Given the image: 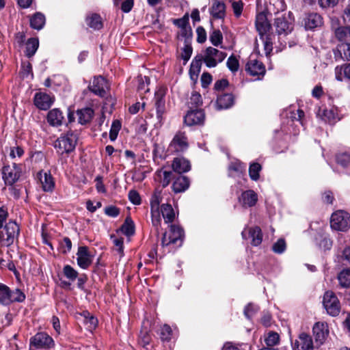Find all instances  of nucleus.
Here are the masks:
<instances>
[{"label": "nucleus", "mask_w": 350, "mask_h": 350, "mask_svg": "<svg viewBox=\"0 0 350 350\" xmlns=\"http://www.w3.org/2000/svg\"><path fill=\"white\" fill-rule=\"evenodd\" d=\"M255 25L260 38L263 42L265 54L268 55L273 50V39L275 36L271 32V26L265 12L256 15Z\"/></svg>", "instance_id": "obj_1"}, {"label": "nucleus", "mask_w": 350, "mask_h": 350, "mask_svg": "<svg viewBox=\"0 0 350 350\" xmlns=\"http://www.w3.org/2000/svg\"><path fill=\"white\" fill-rule=\"evenodd\" d=\"M184 238L183 230L175 225H171L168 232L163 234L161 245L163 247H170L175 249L181 246Z\"/></svg>", "instance_id": "obj_2"}, {"label": "nucleus", "mask_w": 350, "mask_h": 350, "mask_svg": "<svg viewBox=\"0 0 350 350\" xmlns=\"http://www.w3.org/2000/svg\"><path fill=\"white\" fill-rule=\"evenodd\" d=\"M20 232L18 224L13 221L0 226V245L9 247L17 239Z\"/></svg>", "instance_id": "obj_3"}, {"label": "nucleus", "mask_w": 350, "mask_h": 350, "mask_svg": "<svg viewBox=\"0 0 350 350\" xmlns=\"http://www.w3.org/2000/svg\"><path fill=\"white\" fill-rule=\"evenodd\" d=\"M77 141V135L72 132H68L55 142L54 146L59 154H68L75 150Z\"/></svg>", "instance_id": "obj_4"}, {"label": "nucleus", "mask_w": 350, "mask_h": 350, "mask_svg": "<svg viewBox=\"0 0 350 350\" xmlns=\"http://www.w3.org/2000/svg\"><path fill=\"white\" fill-rule=\"evenodd\" d=\"M189 144L186 133L178 131L172 138L168 146V151L172 154H180L189 148Z\"/></svg>", "instance_id": "obj_5"}, {"label": "nucleus", "mask_w": 350, "mask_h": 350, "mask_svg": "<svg viewBox=\"0 0 350 350\" xmlns=\"http://www.w3.org/2000/svg\"><path fill=\"white\" fill-rule=\"evenodd\" d=\"M2 178L6 186H12L18 183L22 176V170L19 165H5L1 170Z\"/></svg>", "instance_id": "obj_6"}, {"label": "nucleus", "mask_w": 350, "mask_h": 350, "mask_svg": "<svg viewBox=\"0 0 350 350\" xmlns=\"http://www.w3.org/2000/svg\"><path fill=\"white\" fill-rule=\"evenodd\" d=\"M330 226L338 231H346L350 228V215L344 211L334 212L330 219Z\"/></svg>", "instance_id": "obj_7"}, {"label": "nucleus", "mask_w": 350, "mask_h": 350, "mask_svg": "<svg viewBox=\"0 0 350 350\" xmlns=\"http://www.w3.org/2000/svg\"><path fill=\"white\" fill-rule=\"evenodd\" d=\"M227 56L225 52L220 51L218 49L209 46L205 51L204 62L208 68H213L218 63L221 62Z\"/></svg>", "instance_id": "obj_8"}, {"label": "nucleus", "mask_w": 350, "mask_h": 350, "mask_svg": "<svg viewBox=\"0 0 350 350\" xmlns=\"http://www.w3.org/2000/svg\"><path fill=\"white\" fill-rule=\"evenodd\" d=\"M323 304L329 314L333 317H336L339 314V301L336 295L332 291L325 292L323 296Z\"/></svg>", "instance_id": "obj_9"}, {"label": "nucleus", "mask_w": 350, "mask_h": 350, "mask_svg": "<svg viewBox=\"0 0 350 350\" xmlns=\"http://www.w3.org/2000/svg\"><path fill=\"white\" fill-rule=\"evenodd\" d=\"M54 345L53 338L44 332L37 333L30 339V347L36 349H48Z\"/></svg>", "instance_id": "obj_10"}, {"label": "nucleus", "mask_w": 350, "mask_h": 350, "mask_svg": "<svg viewBox=\"0 0 350 350\" xmlns=\"http://www.w3.org/2000/svg\"><path fill=\"white\" fill-rule=\"evenodd\" d=\"M245 70L250 76L256 77L258 80H261L266 73L265 65L257 59H250L246 64Z\"/></svg>", "instance_id": "obj_11"}, {"label": "nucleus", "mask_w": 350, "mask_h": 350, "mask_svg": "<svg viewBox=\"0 0 350 350\" xmlns=\"http://www.w3.org/2000/svg\"><path fill=\"white\" fill-rule=\"evenodd\" d=\"M313 336L315 342L319 345H323L329 336L328 325L325 322H317L312 328Z\"/></svg>", "instance_id": "obj_12"}, {"label": "nucleus", "mask_w": 350, "mask_h": 350, "mask_svg": "<svg viewBox=\"0 0 350 350\" xmlns=\"http://www.w3.org/2000/svg\"><path fill=\"white\" fill-rule=\"evenodd\" d=\"M88 88L96 95L104 97L106 95L107 83L105 78L98 76L94 78L92 82L89 85Z\"/></svg>", "instance_id": "obj_13"}, {"label": "nucleus", "mask_w": 350, "mask_h": 350, "mask_svg": "<svg viewBox=\"0 0 350 350\" xmlns=\"http://www.w3.org/2000/svg\"><path fill=\"white\" fill-rule=\"evenodd\" d=\"M205 114L201 109L191 110L185 116L184 122L187 126L201 124L204 122Z\"/></svg>", "instance_id": "obj_14"}, {"label": "nucleus", "mask_w": 350, "mask_h": 350, "mask_svg": "<svg viewBox=\"0 0 350 350\" xmlns=\"http://www.w3.org/2000/svg\"><path fill=\"white\" fill-rule=\"evenodd\" d=\"M77 255V264L81 268L85 269L92 264V259L88 247H79Z\"/></svg>", "instance_id": "obj_15"}, {"label": "nucleus", "mask_w": 350, "mask_h": 350, "mask_svg": "<svg viewBox=\"0 0 350 350\" xmlns=\"http://www.w3.org/2000/svg\"><path fill=\"white\" fill-rule=\"evenodd\" d=\"M226 7L224 2L214 0L209 8V12L213 19H224L226 15Z\"/></svg>", "instance_id": "obj_16"}, {"label": "nucleus", "mask_w": 350, "mask_h": 350, "mask_svg": "<svg viewBox=\"0 0 350 350\" xmlns=\"http://www.w3.org/2000/svg\"><path fill=\"white\" fill-rule=\"evenodd\" d=\"M293 350H314L312 338L307 334L301 333L293 344Z\"/></svg>", "instance_id": "obj_17"}, {"label": "nucleus", "mask_w": 350, "mask_h": 350, "mask_svg": "<svg viewBox=\"0 0 350 350\" xmlns=\"http://www.w3.org/2000/svg\"><path fill=\"white\" fill-rule=\"evenodd\" d=\"M274 26L278 34H288L293 30V25L288 22L286 17L282 14L275 19Z\"/></svg>", "instance_id": "obj_18"}, {"label": "nucleus", "mask_w": 350, "mask_h": 350, "mask_svg": "<svg viewBox=\"0 0 350 350\" xmlns=\"http://www.w3.org/2000/svg\"><path fill=\"white\" fill-rule=\"evenodd\" d=\"M53 103V99L47 94L39 92L34 96L35 105L41 110L48 109Z\"/></svg>", "instance_id": "obj_19"}, {"label": "nucleus", "mask_w": 350, "mask_h": 350, "mask_svg": "<svg viewBox=\"0 0 350 350\" xmlns=\"http://www.w3.org/2000/svg\"><path fill=\"white\" fill-rule=\"evenodd\" d=\"M46 119L51 126H59L62 125L64 116L62 111L57 108H55L48 112Z\"/></svg>", "instance_id": "obj_20"}, {"label": "nucleus", "mask_w": 350, "mask_h": 350, "mask_svg": "<svg viewBox=\"0 0 350 350\" xmlns=\"http://www.w3.org/2000/svg\"><path fill=\"white\" fill-rule=\"evenodd\" d=\"M172 167L174 172L182 174L190 170L191 164L189 161L184 157H176L172 161Z\"/></svg>", "instance_id": "obj_21"}, {"label": "nucleus", "mask_w": 350, "mask_h": 350, "mask_svg": "<svg viewBox=\"0 0 350 350\" xmlns=\"http://www.w3.org/2000/svg\"><path fill=\"white\" fill-rule=\"evenodd\" d=\"M239 201L244 207L254 206L257 201V194L253 190H247L241 193Z\"/></svg>", "instance_id": "obj_22"}, {"label": "nucleus", "mask_w": 350, "mask_h": 350, "mask_svg": "<svg viewBox=\"0 0 350 350\" xmlns=\"http://www.w3.org/2000/svg\"><path fill=\"white\" fill-rule=\"evenodd\" d=\"M190 185V181L187 176H178L172 183V190L174 193H181L186 191Z\"/></svg>", "instance_id": "obj_23"}, {"label": "nucleus", "mask_w": 350, "mask_h": 350, "mask_svg": "<svg viewBox=\"0 0 350 350\" xmlns=\"http://www.w3.org/2000/svg\"><path fill=\"white\" fill-rule=\"evenodd\" d=\"M38 177L44 191H51L53 190L54 182L50 173L40 172L38 173Z\"/></svg>", "instance_id": "obj_24"}, {"label": "nucleus", "mask_w": 350, "mask_h": 350, "mask_svg": "<svg viewBox=\"0 0 350 350\" xmlns=\"http://www.w3.org/2000/svg\"><path fill=\"white\" fill-rule=\"evenodd\" d=\"M322 24L323 18L317 13H310L305 18V27L307 29H312L320 27Z\"/></svg>", "instance_id": "obj_25"}, {"label": "nucleus", "mask_w": 350, "mask_h": 350, "mask_svg": "<svg viewBox=\"0 0 350 350\" xmlns=\"http://www.w3.org/2000/svg\"><path fill=\"white\" fill-rule=\"evenodd\" d=\"M234 102V98L231 94H223L218 96L216 101L217 109H227L231 107Z\"/></svg>", "instance_id": "obj_26"}, {"label": "nucleus", "mask_w": 350, "mask_h": 350, "mask_svg": "<svg viewBox=\"0 0 350 350\" xmlns=\"http://www.w3.org/2000/svg\"><path fill=\"white\" fill-rule=\"evenodd\" d=\"M94 115V111L91 108H85L77 111L78 122L81 124H85L91 121Z\"/></svg>", "instance_id": "obj_27"}, {"label": "nucleus", "mask_w": 350, "mask_h": 350, "mask_svg": "<svg viewBox=\"0 0 350 350\" xmlns=\"http://www.w3.org/2000/svg\"><path fill=\"white\" fill-rule=\"evenodd\" d=\"M336 79L342 81L344 79L350 80V64H345L335 68Z\"/></svg>", "instance_id": "obj_28"}, {"label": "nucleus", "mask_w": 350, "mask_h": 350, "mask_svg": "<svg viewBox=\"0 0 350 350\" xmlns=\"http://www.w3.org/2000/svg\"><path fill=\"white\" fill-rule=\"evenodd\" d=\"M161 212L165 223H172L175 219L174 211L170 204H163L161 206Z\"/></svg>", "instance_id": "obj_29"}, {"label": "nucleus", "mask_w": 350, "mask_h": 350, "mask_svg": "<svg viewBox=\"0 0 350 350\" xmlns=\"http://www.w3.org/2000/svg\"><path fill=\"white\" fill-rule=\"evenodd\" d=\"M162 200L161 191L155 189L150 198V211L151 214L158 213L159 211V204Z\"/></svg>", "instance_id": "obj_30"}, {"label": "nucleus", "mask_w": 350, "mask_h": 350, "mask_svg": "<svg viewBox=\"0 0 350 350\" xmlns=\"http://www.w3.org/2000/svg\"><path fill=\"white\" fill-rule=\"evenodd\" d=\"M45 24V16L40 12L33 14L30 18V26L31 28L40 30Z\"/></svg>", "instance_id": "obj_31"}, {"label": "nucleus", "mask_w": 350, "mask_h": 350, "mask_svg": "<svg viewBox=\"0 0 350 350\" xmlns=\"http://www.w3.org/2000/svg\"><path fill=\"white\" fill-rule=\"evenodd\" d=\"M336 38L342 42H350V27H340L335 30Z\"/></svg>", "instance_id": "obj_32"}, {"label": "nucleus", "mask_w": 350, "mask_h": 350, "mask_svg": "<svg viewBox=\"0 0 350 350\" xmlns=\"http://www.w3.org/2000/svg\"><path fill=\"white\" fill-rule=\"evenodd\" d=\"M250 237L252 239V244L254 246L259 245L262 240L261 229L255 226L249 229Z\"/></svg>", "instance_id": "obj_33"}, {"label": "nucleus", "mask_w": 350, "mask_h": 350, "mask_svg": "<svg viewBox=\"0 0 350 350\" xmlns=\"http://www.w3.org/2000/svg\"><path fill=\"white\" fill-rule=\"evenodd\" d=\"M157 175L160 178V183L163 187H166L170 183L171 180L174 178V174L172 171L164 170L163 169L157 171Z\"/></svg>", "instance_id": "obj_34"}, {"label": "nucleus", "mask_w": 350, "mask_h": 350, "mask_svg": "<svg viewBox=\"0 0 350 350\" xmlns=\"http://www.w3.org/2000/svg\"><path fill=\"white\" fill-rule=\"evenodd\" d=\"M39 46V41L38 38H29L26 43L25 55L28 57H32L36 52Z\"/></svg>", "instance_id": "obj_35"}, {"label": "nucleus", "mask_w": 350, "mask_h": 350, "mask_svg": "<svg viewBox=\"0 0 350 350\" xmlns=\"http://www.w3.org/2000/svg\"><path fill=\"white\" fill-rule=\"evenodd\" d=\"M340 285L343 288L350 287V269L342 270L338 275Z\"/></svg>", "instance_id": "obj_36"}, {"label": "nucleus", "mask_w": 350, "mask_h": 350, "mask_svg": "<svg viewBox=\"0 0 350 350\" xmlns=\"http://www.w3.org/2000/svg\"><path fill=\"white\" fill-rule=\"evenodd\" d=\"M87 25L94 29H100L103 27L100 16L97 14H92L86 18Z\"/></svg>", "instance_id": "obj_37"}, {"label": "nucleus", "mask_w": 350, "mask_h": 350, "mask_svg": "<svg viewBox=\"0 0 350 350\" xmlns=\"http://www.w3.org/2000/svg\"><path fill=\"white\" fill-rule=\"evenodd\" d=\"M337 51L345 61H350V42H342L338 45Z\"/></svg>", "instance_id": "obj_38"}, {"label": "nucleus", "mask_w": 350, "mask_h": 350, "mask_svg": "<svg viewBox=\"0 0 350 350\" xmlns=\"http://www.w3.org/2000/svg\"><path fill=\"white\" fill-rule=\"evenodd\" d=\"M120 230L127 237L131 236L135 233L134 223L130 217H127L125 219Z\"/></svg>", "instance_id": "obj_39"}, {"label": "nucleus", "mask_w": 350, "mask_h": 350, "mask_svg": "<svg viewBox=\"0 0 350 350\" xmlns=\"http://www.w3.org/2000/svg\"><path fill=\"white\" fill-rule=\"evenodd\" d=\"M25 299V295L19 288L10 291L9 304L11 302H23Z\"/></svg>", "instance_id": "obj_40"}, {"label": "nucleus", "mask_w": 350, "mask_h": 350, "mask_svg": "<svg viewBox=\"0 0 350 350\" xmlns=\"http://www.w3.org/2000/svg\"><path fill=\"white\" fill-rule=\"evenodd\" d=\"M262 170L261 165L258 163H252L249 167V175L252 180L256 181L260 178V172Z\"/></svg>", "instance_id": "obj_41"}, {"label": "nucleus", "mask_w": 350, "mask_h": 350, "mask_svg": "<svg viewBox=\"0 0 350 350\" xmlns=\"http://www.w3.org/2000/svg\"><path fill=\"white\" fill-rule=\"evenodd\" d=\"M10 291L8 286L0 283V303L9 304Z\"/></svg>", "instance_id": "obj_42"}, {"label": "nucleus", "mask_w": 350, "mask_h": 350, "mask_svg": "<svg viewBox=\"0 0 350 350\" xmlns=\"http://www.w3.org/2000/svg\"><path fill=\"white\" fill-rule=\"evenodd\" d=\"M228 68L233 73L237 72L239 69V62L237 57L232 55H230L226 62Z\"/></svg>", "instance_id": "obj_43"}, {"label": "nucleus", "mask_w": 350, "mask_h": 350, "mask_svg": "<svg viewBox=\"0 0 350 350\" xmlns=\"http://www.w3.org/2000/svg\"><path fill=\"white\" fill-rule=\"evenodd\" d=\"M280 340V336L276 332H269L265 339L267 347H271L276 345Z\"/></svg>", "instance_id": "obj_44"}, {"label": "nucleus", "mask_w": 350, "mask_h": 350, "mask_svg": "<svg viewBox=\"0 0 350 350\" xmlns=\"http://www.w3.org/2000/svg\"><path fill=\"white\" fill-rule=\"evenodd\" d=\"M121 128V123L119 120H114L111 124L109 131V138L111 141H114L118 136L119 131Z\"/></svg>", "instance_id": "obj_45"}, {"label": "nucleus", "mask_w": 350, "mask_h": 350, "mask_svg": "<svg viewBox=\"0 0 350 350\" xmlns=\"http://www.w3.org/2000/svg\"><path fill=\"white\" fill-rule=\"evenodd\" d=\"M223 36L220 30H214L210 35V41L214 46H219L221 44Z\"/></svg>", "instance_id": "obj_46"}, {"label": "nucleus", "mask_w": 350, "mask_h": 350, "mask_svg": "<svg viewBox=\"0 0 350 350\" xmlns=\"http://www.w3.org/2000/svg\"><path fill=\"white\" fill-rule=\"evenodd\" d=\"M63 272L67 278L72 281L75 280L78 276V272L68 265L64 266Z\"/></svg>", "instance_id": "obj_47"}, {"label": "nucleus", "mask_w": 350, "mask_h": 350, "mask_svg": "<svg viewBox=\"0 0 350 350\" xmlns=\"http://www.w3.org/2000/svg\"><path fill=\"white\" fill-rule=\"evenodd\" d=\"M163 93H157L156 94V107L157 110V113L160 116L161 113H163L165 106V100H163Z\"/></svg>", "instance_id": "obj_48"}, {"label": "nucleus", "mask_w": 350, "mask_h": 350, "mask_svg": "<svg viewBox=\"0 0 350 350\" xmlns=\"http://www.w3.org/2000/svg\"><path fill=\"white\" fill-rule=\"evenodd\" d=\"M189 14H185L182 18L174 21V24L182 29H186L189 25Z\"/></svg>", "instance_id": "obj_49"}, {"label": "nucleus", "mask_w": 350, "mask_h": 350, "mask_svg": "<svg viewBox=\"0 0 350 350\" xmlns=\"http://www.w3.org/2000/svg\"><path fill=\"white\" fill-rule=\"evenodd\" d=\"M60 250L62 253L66 254L69 252L72 248V242L68 237H64L59 243Z\"/></svg>", "instance_id": "obj_50"}, {"label": "nucleus", "mask_w": 350, "mask_h": 350, "mask_svg": "<svg viewBox=\"0 0 350 350\" xmlns=\"http://www.w3.org/2000/svg\"><path fill=\"white\" fill-rule=\"evenodd\" d=\"M172 330L167 325H164L161 329V338L163 340L168 341L171 339Z\"/></svg>", "instance_id": "obj_51"}, {"label": "nucleus", "mask_w": 350, "mask_h": 350, "mask_svg": "<svg viewBox=\"0 0 350 350\" xmlns=\"http://www.w3.org/2000/svg\"><path fill=\"white\" fill-rule=\"evenodd\" d=\"M336 161L343 167H346L350 163V154L347 153L339 154L336 157Z\"/></svg>", "instance_id": "obj_52"}, {"label": "nucleus", "mask_w": 350, "mask_h": 350, "mask_svg": "<svg viewBox=\"0 0 350 350\" xmlns=\"http://www.w3.org/2000/svg\"><path fill=\"white\" fill-rule=\"evenodd\" d=\"M232 8L234 16L237 18H239L242 14L243 3H242L241 1H233L232 3Z\"/></svg>", "instance_id": "obj_53"}, {"label": "nucleus", "mask_w": 350, "mask_h": 350, "mask_svg": "<svg viewBox=\"0 0 350 350\" xmlns=\"http://www.w3.org/2000/svg\"><path fill=\"white\" fill-rule=\"evenodd\" d=\"M9 187V191L10 194L15 198L18 199L21 194L22 191V187L18 185V183H16L14 185H12V186Z\"/></svg>", "instance_id": "obj_54"}, {"label": "nucleus", "mask_w": 350, "mask_h": 350, "mask_svg": "<svg viewBox=\"0 0 350 350\" xmlns=\"http://www.w3.org/2000/svg\"><path fill=\"white\" fill-rule=\"evenodd\" d=\"M273 251L278 254L282 253L286 249V243L284 239H279L273 245Z\"/></svg>", "instance_id": "obj_55"}, {"label": "nucleus", "mask_w": 350, "mask_h": 350, "mask_svg": "<svg viewBox=\"0 0 350 350\" xmlns=\"http://www.w3.org/2000/svg\"><path fill=\"white\" fill-rule=\"evenodd\" d=\"M129 200L135 205H139L141 204V197L139 193L136 190H131L129 192Z\"/></svg>", "instance_id": "obj_56"}, {"label": "nucleus", "mask_w": 350, "mask_h": 350, "mask_svg": "<svg viewBox=\"0 0 350 350\" xmlns=\"http://www.w3.org/2000/svg\"><path fill=\"white\" fill-rule=\"evenodd\" d=\"M190 104L193 107H198L202 104L201 95L197 92H194L190 97Z\"/></svg>", "instance_id": "obj_57"}, {"label": "nucleus", "mask_w": 350, "mask_h": 350, "mask_svg": "<svg viewBox=\"0 0 350 350\" xmlns=\"http://www.w3.org/2000/svg\"><path fill=\"white\" fill-rule=\"evenodd\" d=\"M201 68V60L200 59H195L193 60L191 64L189 72L191 75L192 74H195L196 75H198V73L200 71Z\"/></svg>", "instance_id": "obj_58"}, {"label": "nucleus", "mask_w": 350, "mask_h": 350, "mask_svg": "<svg viewBox=\"0 0 350 350\" xmlns=\"http://www.w3.org/2000/svg\"><path fill=\"white\" fill-rule=\"evenodd\" d=\"M111 239H113V242L114 245L117 247L118 252L120 255H123L124 245H123V238H116L115 236H111Z\"/></svg>", "instance_id": "obj_59"}, {"label": "nucleus", "mask_w": 350, "mask_h": 350, "mask_svg": "<svg viewBox=\"0 0 350 350\" xmlns=\"http://www.w3.org/2000/svg\"><path fill=\"white\" fill-rule=\"evenodd\" d=\"M197 41L199 43H203L206 40V33L202 27H198L196 29Z\"/></svg>", "instance_id": "obj_60"}, {"label": "nucleus", "mask_w": 350, "mask_h": 350, "mask_svg": "<svg viewBox=\"0 0 350 350\" xmlns=\"http://www.w3.org/2000/svg\"><path fill=\"white\" fill-rule=\"evenodd\" d=\"M105 213L109 217H116L120 214V210L116 206H109L105 208Z\"/></svg>", "instance_id": "obj_61"}, {"label": "nucleus", "mask_w": 350, "mask_h": 350, "mask_svg": "<svg viewBox=\"0 0 350 350\" xmlns=\"http://www.w3.org/2000/svg\"><path fill=\"white\" fill-rule=\"evenodd\" d=\"M24 154L23 149L20 146H15L11 148L10 156L12 159H14L16 157H21Z\"/></svg>", "instance_id": "obj_62"}, {"label": "nucleus", "mask_w": 350, "mask_h": 350, "mask_svg": "<svg viewBox=\"0 0 350 350\" xmlns=\"http://www.w3.org/2000/svg\"><path fill=\"white\" fill-rule=\"evenodd\" d=\"M319 5L323 8L334 7L338 4V0H318Z\"/></svg>", "instance_id": "obj_63"}, {"label": "nucleus", "mask_w": 350, "mask_h": 350, "mask_svg": "<svg viewBox=\"0 0 350 350\" xmlns=\"http://www.w3.org/2000/svg\"><path fill=\"white\" fill-rule=\"evenodd\" d=\"M133 0H124L121 5V10L125 12H129L133 7Z\"/></svg>", "instance_id": "obj_64"}]
</instances>
